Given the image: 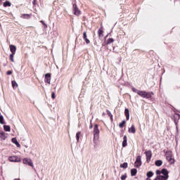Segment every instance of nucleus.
<instances>
[{
  "instance_id": "1",
  "label": "nucleus",
  "mask_w": 180,
  "mask_h": 180,
  "mask_svg": "<svg viewBox=\"0 0 180 180\" xmlns=\"http://www.w3.org/2000/svg\"><path fill=\"white\" fill-rule=\"evenodd\" d=\"M157 175H158L155 180H167L168 179V171L165 169H162V171L157 170Z\"/></svg>"
},
{
  "instance_id": "2",
  "label": "nucleus",
  "mask_w": 180,
  "mask_h": 180,
  "mask_svg": "<svg viewBox=\"0 0 180 180\" xmlns=\"http://www.w3.org/2000/svg\"><path fill=\"white\" fill-rule=\"evenodd\" d=\"M166 158L170 164H174L175 162V159L172 158V151H167L166 153Z\"/></svg>"
},
{
  "instance_id": "3",
  "label": "nucleus",
  "mask_w": 180,
  "mask_h": 180,
  "mask_svg": "<svg viewBox=\"0 0 180 180\" xmlns=\"http://www.w3.org/2000/svg\"><path fill=\"white\" fill-rule=\"evenodd\" d=\"M8 160L10 162H21L22 159L18 156H10L8 157Z\"/></svg>"
},
{
  "instance_id": "4",
  "label": "nucleus",
  "mask_w": 180,
  "mask_h": 180,
  "mask_svg": "<svg viewBox=\"0 0 180 180\" xmlns=\"http://www.w3.org/2000/svg\"><path fill=\"white\" fill-rule=\"evenodd\" d=\"M94 140L99 139V129L98 128V124L94 125Z\"/></svg>"
},
{
  "instance_id": "5",
  "label": "nucleus",
  "mask_w": 180,
  "mask_h": 180,
  "mask_svg": "<svg viewBox=\"0 0 180 180\" xmlns=\"http://www.w3.org/2000/svg\"><path fill=\"white\" fill-rule=\"evenodd\" d=\"M137 94L140 96H142V98H151V94H148V93H147L146 91H138Z\"/></svg>"
},
{
  "instance_id": "6",
  "label": "nucleus",
  "mask_w": 180,
  "mask_h": 180,
  "mask_svg": "<svg viewBox=\"0 0 180 180\" xmlns=\"http://www.w3.org/2000/svg\"><path fill=\"white\" fill-rule=\"evenodd\" d=\"M134 165L136 168H140V167H141V156H137Z\"/></svg>"
},
{
  "instance_id": "7",
  "label": "nucleus",
  "mask_w": 180,
  "mask_h": 180,
  "mask_svg": "<svg viewBox=\"0 0 180 180\" xmlns=\"http://www.w3.org/2000/svg\"><path fill=\"white\" fill-rule=\"evenodd\" d=\"M23 164H25L26 165H30V167H33V162H32V160L27 158H25L22 160Z\"/></svg>"
},
{
  "instance_id": "8",
  "label": "nucleus",
  "mask_w": 180,
  "mask_h": 180,
  "mask_svg": "<svg viewBox=\"0 0 180 180\" xmlns=\"http://www.w3.org/2000/svg\"><path fill=\"white\" fill-rule=\"evenodd\" d=\"M73 9L75 11V15L77 16H79V15H81V11L77 7V4H73Z\"/></svg>"
},
{
  "instance_id": "9",
  "label": "nucleus",
  "mask_w": 180,
  "mask_h": 180,
  "mask_svg": "<svg viewBox=\"0 0 180 180\" xmlns=\"http://www.w3.org/2000/svg\"><path fill=\"white\" fill-rule=\"evenodd\" d=\"M51 82V75L50 73H46L45 75V82H47V84H50Z\"/></svg>"
},
{
  "instance_id": "10",
  "label": "nucleus",
  "mask_w": 180,
  "mask_h": 180,
  "mask_svg": "<svg viewBox=\"0 0 180 180\" xmlns=\"http://www.w3.org/2000/svg\"><path fill=\"white\" fill-rule=\"evenodd\" d=\"M146 155L147 161L149 162L150 160H151V157H152L151 151L150 150L146 151Z\"/></svg>"
},
{
  "instance_id": "11",
  "label": "nucleus",
  "mask_w": 180,
  "mask_h": 180,
  "mask_svg": "<svg viewBox=\"0 0 180 180\" xmlns=\"http://www.w3.org/2000/svg\"><path fill=\"white\" fill-rule=\"evenodd\" d=\"M10 50L12 54H15L16 53V46L15 45H11Z\"/></svg>"
},
{
  "instance_id": "12",
  "label": "nucleus",
  "mask_w": 180,
  "mask_h": 180,
  "mask_svg": "<svg viewBox=\"0 0 180 180\" xmlns=\"http://www.w3.org/2000/svg\"><path fill=\"white\" fill-rule=\"evenodd\" d=\"M12 143H13L14 144H15V146L17 147H20V144L19 143V142H18V139H16V138H13L11 139Z\"/></svg>"
},
{
  "instance_id": "13",
  "label": "nucleus",
  "mask_w": 180,
  "mask_h": 180,
  "mask_svg": "<svg viewBox=\"0 0 180 180\" xmlns=\"http://www.w3.org/2000/svg\"><path fill=\"white\" fill-rule=\"evenodd\" d=\"M0 137L2 139V140H6V134L4 132V131H0Z\"/></svg>"
},
{
  "instance_id": "14",
  "label": "nucleus",
  "mask_w": 180,
  "mask_h": 180,
  "mask_svg": "<svg viewBox=\"0 0 180 180\" xmlns=\"http://www.w3.org/2000/svg\"><path fill=\"white\" fill-rule=\"evenodd\" d=\"M114 41H115V39L110 38L107 41L106 40L105 41L104 44L105 45L110 44V43H113Z\"/></svg>"
},
{
  "instance_id": "15",
  "label": "nucleus",
  "mask_w": 180,
  "mask_h": 180,
  "mask_svg": "<svg viewBox=\"0 0 180 180\" xmlns=\"http://www.w3.org/2000/svg\"><path fill=\"white\" fill-rule=\"evenodd\" d=\"M129 133H132L133 134L136 133V128L134 127V125H131V128L129 129Z\"/></svg>"
},
{
  "instance_id": "16",
  "label": "nucleus",
  "mask_w": 180,
  "mask_h": 180,
  "mask_svg": "<svg viewBox=\"0 0 180 180\" xmlns=\"http://www.w3.org/2000/svg\"><path fill=\"white\" fill-rule=\"evenodd\" d=\"M125 116L127 117V120H129L130 117V113L129 112V109L126 108L124 111Z\"/></svg>"
},
{
  "instance_id": "17",
  "label": "nucleus",
  "mask_w": 180,
  "mask_h": 180,
  "mask_svg": "<svg viewBox=\"0 0 180 180\" xmlns=\"http://www.w3.org/2000/svg\"><path fill=\"white\" fill-rule=\"evenodd\" d=\"M126 146H127V136H124V141L122 142V147H126Z\"/></svg>"
},
{
  "instance_id": "18",
  "label": "nucleus",
  "mask_w": 180,
  "mask_h": 180,
  "mask_svg": "<svg viewBox=\"0 0 180 180\" xmlns=\"http://www.w3.org/2000/svg\"><path fill=\"white\" fill-rule=\"evenodd\" d=\"M98 37H103V30L102 29H99L98 32Z\"/></svg>"
},
{
  "instance_id": "19",
  "label": "nucleus",
  "mask_w": 180,
  "mask_h": 180,
  "mask_svg": "<svg viewBox=\"0 0 180 180\" xmlns=\"http://www.w3.org/2000/svg\"><path fill=\"white\" fill-rule=\"evenodd\" d=\"M156 167H161V165H162V160H157L155 162Z\"/></svg>"
},
{
  "instance_id": "20",
  "label": "nucleus",
  "mask_w": 180,
  "mask_h": 180,
  "mask_svg": "<svg viewBox=\"0 0 180 180\" xmlns=\"http://www.w3.org/2000/svg\"><path fill=\"white\" fill-rule=\"evenodd\" d=\"M5 131H11V127L9 125H4Z\"/></svg>"
},
{
  "instance_id": "21",
  "label": "nucleus",
  "mask_w": 180,
  "mask_h": 180,
  "mask_svg": "<svg viewBox=\"0 0 180 180\" xmlns=\"http://www.w3.org/2000/svg\"><path fill=\"white\" fill-rule=\"evenodd\" d=\"M136 174H137V169H132L131 170V176H134L136 175Z\"/></svg>"
},
{
  "instance_id": "22",
  "label": "nucleus",
  "mask_w": 180,
  "mask_h": 180,
  "mask_svg": "<svg viewBox=\"0 0 180 180\" xmlns=\"http://www.w3.org/2000/svg\"><path fill=\"white\" fill-rule=\"evenodd\" d=\"M126 124V121L123 120L121 123L119 124V127L121 129L123 128V127Z\"/></svg>"
},
{
  "instance_id": "23",
  "label": "nucleus",
  "mask_w": 180,
  "mask_h": 180,
  "mask_svg": "<svg viewBox=\"0 0 180 180\" xmlns=\"http://www.w3.org/2000/svg\"><path fill=\"white\" fill-rule=\"evenodd\" d=\"M11 2H9V1H5V2L4 3V6L5 8H6V6H11Z\"/></svg>"
},
{
  "instance_id": "24",
  "label": "nucleus",
  "mask_w": 180,
  "mask_h": 180,
  "mask_svg": "<svg viewBox=\"0 0 180 180\" xmlns=\"http://www.w3.org/2000/svg\"><path fill=\"white\" fill-rule=\"evenodd\" d=\"M12 85H13V88H18V83H16L15 81H12Z\"/></svg>"
},
{
  "instance_id": "25",
  "label": "nucleus",
  "mask_w": 180,
  "mask_h": 180,
  "mask_svg": "<svg viewBox=\"0 0 180 180\" xmlns=\"http://www.w3.org/2000/svg\"><path fill=\"white\" fill-rule=\"evenodd\" d=\"M153 175H154V173H153V172H148L147 173L148 178H151V176H153Z\"/></svg>"
},
{
  "instance_id": "26",
  "label": "nucleus",
  "mask_w": 180,
  "mask_h": 180,
  "mask_svg": "<svg viewBox=\"0 0 180 180\" xmlns=\"http://www.w3.org/2000/svg\"><path fill=\"white\" fill-rule=\"evenodd\" d=\"M107 113L108 115L110 116L111 120H113V115H112V113L110 112V111H109L108 110H107Z\"/></svg>"
},
{
  "instance_id": "27",
  "label": "nucleus",
  "mask_w": 180,
  "mask_h": 180,
  "mask_svg": "<svg viewBox=\"0 0 180 180\" xmlns=\"http://www.w3.org/2000/svg\"><path fill=\"white\" fill-rule=\"evenodd\" d=\"M121 168H127V162H124L120 165Z\"/></svg>"
},
{
  "instance_id": "28",
  "label": "nucleus",
  "mask_w": 180,
  "mask_h": 180,
  "mask_svg": "<svg viewBox=\"0 0 180 180\" xmlns=\"http://www.w3.org/2000/svg\"><path fill=\"white\" fill-rule=\"evenodd\" d=\"M0 123L1 124H5V122H4V116H0Z\"/></svg>"
},
{
  "instance_id": "29",
  "label": "nucleus",
  "mask_w": 180,
  "mask_h": 180,
  "mask_svg": "<svg viewBox=\"0 0 180 180\" xmlns=\"http://www.w3.org/2000/svg\"><path fill=\"white\" fill-rule=\"evenodd\" d=\"M13 56H15V54H13V53H11V54L10 55V60H11V61H12V63H13V61H15V60H13Z\"/></svg>"
},
{
  "instance_id": "30",
  "label": "nucleus",
  "mask_w": 180,
  "mask_h": 180,
  "mask_svg": "<svg viewBox=\"0 0 180 180\" xmlns=\"http://www.w3.org/2000/svg\"><path fill=\"white\" fill-rule=\"evenodd\" d=\"M79 134H81V132H77L76 134L77 141L79 140Z\"/></svg>"
},
{
  "instance_id": "31",
  "label": "nucleus",
  "mask_w": 180,
  "mask_h": 180,
  "mask_svg": "<svg viewBox=\"0 0 180 180\" xmlns=\"http://www.w3.org/2000/svg\"><path fill=\"white\" fill-rule=\"evenodd\" d=\"M126 178H127V176H126V174H124V175H122V176H121V179H122V180H124V179H126Z\"/></svg>"
},
{
  "instance_id": "32",
  "label": "nucleus",
  "mask_w": 180,
  "mask_h": 180,
  "mask_svg": "<svg viewBox=\"0 0 180 180\" xmlns=\"http://www.w3.org/2000/svg\"><path fill=\"white\" fill-rule=\"evenodd\" d=\"M84 40H85L86 44H89L91 43V41H89V39H88V38H86Z\"/></svg>"
},
{
  "instance_id": "33",
  "label": "nucleus",
  "mask_w": 180,
  "mask_h": 180,
  "mask_svg": "<svg viewBox=\"0 0 180 180\" xmlns=\"http://www.w3.org/2000/svg\"><path fill=\"white\" fill-rule=\"evenodd\" d=\"M83 37H84V39H87V38H86V32H84L83 33Z\"/></svg>"
},
{
  "instance_id": "34",
  "label": "nucleus",
  "mask_w": 180,
  "mask_h": 180,
  "mask_svg": "<svg viewBox=\"0 0 180 180\" xmlns=\"http://www.w3.org/2000/svg\"><path fill=\"white\" fill-rule=\"evenodd\" d=\"M51 98H52V99L56 98V94L54 93H52Z\"/></svg>"
},
{
  "instance_id": "35",
  "label": "nucleus",
  "mask_w": 180,
  "mask_h": 180,
  "mask_svg": "<svg viewBox=\"0 0 180 180\" xmlns=\"http://www.w3.org/2000/svg\"><path fill=\"white\" fill-rule=\"evenodd\" d=\"M11 74H12V71H8L7 72V75H11Z\"/></svg>"
},
{
  "instance_id": "36",
  "label": "nucleus",
  "mask_w": 180,
  "mask_h": 180,
  "mask_svg": "<svg viewBox=\"0 0 180 180\" xmlns=\"http://www.w3.org/2000/svg\"><path fill=\"white\" fill-rule=\"evenodd\" d=\"M134 92H138L139 91L136 90V89H133Z\"/></svg>"
},
{
  "instance_id": "37",
  "label": "nucleus",
  "mask_w": 180,
  "mask_h": 180,
  "mask_svg": "<svg viewBox=\"0 0 180 180\" xmlns=\"http://www.w3.org/2000/svg\"><path fill=\"white\" fill-rule=\"evenodd\" d=\"M41 23L43 24V25H46V24H44V22H43V21H41Z\"/></svg>"
},
{
  "instance_id": "38",
  "label": "nucleus",
  "mask_w": 180,
  "mask_h": 180,
  "mask_svg": "<svg viewBox=\"0 0 180 180\" xmlns=\"http://www.w3.org/2000/svg\"><path fill=\"white\" fill-rule=\"evenodd\" d=\"M35 2H36V1L34 0V2H33L34 5Z\"/></svg>"
},
{
  "instance_id": "39",
  "label": "nucleus",
  "mask_w": 180,
  "mask_h": 180,
  "mask_svg": "<svg viewBox=\"0 0 180 180\" xmlns=\"http://www.w3.org/2000/svg\"><path fill=\"white\" fill-rule=\"evenodd\" d=\"M90 129H92V125L90 126Z\"/></svg>"
},
{
  "instance_id": "40",
  "label": "nucleus",
  "mask_w": 180,
  "mask_h": 180,
  "mask_svg": "<svg viewBox=\"0 0 180 180\" xmlns=\"http://www.w3.org/2000/svg\"><path fill=\"white\" fill-rule=\"evenodd\" d=\"M146 180H151V179H146Z\"/></svg>"
},
{
  "instance_id": "41",
  "label": "nucleus",
  "mask_w": 180,
  "mask_h": 180,
  "mask_svg": "<svg viewBox=\"0 0 180 180\" xmlns=\"http://www.w3.org/2000/svg\"><path fill=\"white\" fill-rule=\"evenodd\" d=\"M0 27H1V24H0Z\"/></svg>"
}]
</instances>
